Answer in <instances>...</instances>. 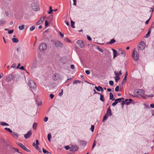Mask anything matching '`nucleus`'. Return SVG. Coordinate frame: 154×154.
Returning <instances> with one entry per match:
<instances>
[{"instance_id":"obj_1","label":"nucleus","mask_w":154,"mask_h":154,"mask_svg":"<svg viewBox=\"0 0 154 154\" xmlns=\"http://www.w3.org/2000/svg\"><path fill=\"white\" fill-rule=\"evenodd\" d=\"M139 54L136 51V49L134 48L133 50L132 54V57L134 60L135 61H138L139 59Z\"/></svg>"},{"instance_id":"obj_2","label":"nucleus","mask_w":154,"mask_h":154,"mask_svg":"<svg viewBox=\"0 0 154 154\" xmlns=\"http://www.w3.org/2000/svg\"><path fill=\"white\" fill-rule=\"evenodd\" d=\"M31 6L32 9L34 11H37L40 10L39 5L35 2L32 3Z\"/></svg>"},{"instance_id":"obj_3","label":"nucleus","mask_w":154,"mask_h":154,"mask_svg":"<svg viewBox=\"0 0 154 154\" xmlns=\"http://www.w3.org/2000/svg\"><path fill=\"white\" fill-rule=\"evenodd\" d=\"M28 84L31 88L34 89L36 87V85L34 81L33 80H30L28 82Z\"/></svg>"},{"instance_id":"obj_4","label":"nucleus","mask_w":154,"mask_h":154,"mask_svg":"<svg viewBox=\"0 0 154 154\" xmlns=\"http://www.w3.org/2000/svg\"><path fill=\"white\" fill-rule=\"evenodd\" d=\"M71 152H75L77 151L78 149V146L76 145H72L71 146H68V149Z\"/></svg>"},{"instance_id":"obj_5","label":"nucleus","mask_w":154,"mask_h":154,"mask_svg":"<svg viewBox=\"0 0 154 154\" xmlns=\"http://www.w3.org/2000/svg\"><path fill=\"white\" fill-rule=\"evenodd\" d=\"M47 47V45L45 44L42 43L39 45V48L41 51H44L46 50Z\"/></svg>"},{"instance_id":"obj_6","label":"nucleus","mask_w":154,"mask_h":154,"mask_svg":"<svg viewBox=\"0 0 154 154\" xmlns=\"http://www.w3.org/2000/svg\"><path fill=\"white\" fill-rule=\"evenodd\" d=\"M52 79L54 81H57L60 79V76L59 74L55 73L52 76Z\"/></svg>"},{"instance_id":"obj_7","label":"nucleus","mask_w":154,"mask_h":154,"mask_svg":"<svg viewBox=\"0 0 154 154\" xmlns=\"http://www.w3.org/2000/svg\"><path fill=\"white\" fill-rule=\"evenodd\" d=\"M145 47V44L143 42H141L138 46V48L140 50L143 49Z\"/></svg>"},{"instance_id":"obj_8","label":"nucleus","mask_w":154,"mask_h":154,"mask_svg":"<svg viewBox=\"0 0 154 154\" xmlns=\"http://www.w3.org/2000/svg\"><path fill=\"white\" fill-rule=\"evenodd\" d=\"M78 45L81 48H83L84 45V44L82 40H78L76 42Z\"/></svg>"},{"instance_id":"obj_9","label":"nucleus","mask_w":154,"mask_h":154,"mask_svg":"<svg viewBox=\"0 0 154 154\" xmlns=\"http://www.w3.org/2000/svg\"><path fill=\"white\" fill-rule=\"evenodd\" d=\"M17 144L20 147L23 149L24 150L27 152H29V150L26 148L25 146H24L22 144L19 143H17Z\"/></svg>"},{"instance_id":"obj_10","label":"nucleus","mask_w":154,"mask_h":154,"mask_svg":"<svg viewBox=\"0 0 154 154\" xmlns=\"http://www.w3.org/2000/svg\"><path fill=\"white\" fill-rule=\"evenodd\" d=\"M135 93L137 95L141 96L144 94L145 91L143 90L140 89L137 91Z\"/></svg>"},{"instance_id":"obj_11","label":"nucleus","mask_w":154,"mask_h":154,"mask_svg":"<svg viewBox=\"0 0 154 154\" xmlns=\"http://www.w3.org/2000/svg\"><path fill=\"white\" fill-rule=\"evenodd\" d=\"M55 46L57 47H62L63 46V44L60 41H57L55 43Z\"/></svg>"},{"instance_id":"obj_12","label":"nucleus","mask_w":154,"mask_h":154,"mask_svg":"<svg viewBox=\"0 0 154 154\" xmlns=\"http://www.w3.org/2000/svg\"><path fill=\"white\" fill-rule=\"evenodd\" d=\"M118 51L120 53L123 57L125 56L126 55V52L125 51L122 50V49L119 48L118 49Z\"/></svg>"},{"instance_id":"obj_13","label":"nucleus","mask_w":154,"mask_h":154,"mask_svg":"<svg viewBox=\"0 0 154 154\" xmlns=\"http://www.w3.org/2000/svg\"><path fill=\"white\" fill-rule=\"evenodd\" d=\"M112 50L113 54V58L114 59L118 55V54L116 50L112 49Z\"/></svg>"},{"instance_id":"obj_14","label":"nucleus","mask_w":154,"mask_h":154,"mask_svg":"<svg viewBox=\"0 0 154 154\" xmlns=\"http://www.w3.org/2000/svg\"><path fill=\"white\" fill-rule=\"evenodd\" d=\"M95 88L98 91H101L102 92L103 91V88L100 86H98V87L95 86Z\"/></svg>"},{"instance_id":"obj_15","label":"nucleus","mask_w":154,"mask_h":154,"mask_svg":"<svg viewBox=\"0 0 154 154\" xmlns=\"http://www.w3.org/2000/svg\"><path fill=\"white\" fill-rule=\"evenodd\" d=\"M106 115L109 116H110L112 115L111 110L109 107L107 109Z\"/></svg>"},{"instance_id":"obj_16","label":"nucleus","mask_w":154,"mask_h":154,"mask_svg":"<svg viewBox=\"0 0 154 154\" xmlns=\"http://www.w3.org/2000/svg\"><path fill=\"white\" fill-rule=\"evenodd\" d=\"M11 134L16 139H17L18 137V135L17 133H16L13 132L11 133Z\"/></svg>"},{"instance_id":"obj_17","label":"nucleus","mask_w":154,"mask_h":154,"mask_svg":"<svg viewBox=\"0 0 154 154\" xmlns=\"http://www.w3.org/2000/svg\"><path fill=\"white\" fill-rule=\"evenodd\" d=\"M32 134V133L30 131H29L27 134L24 135V137L27 139L30 137Z\"/></svg>"},{"instance_id":"obj_18","label":"nucleus","mask_w":154,"mask_h":154,"mask_svg":"<svg viewBox=\"0 0 154 154\" xmlns=\"http://www.w3.org/2000/svg\"><path fill=\"white\" fill-rule=\"evenodd\" d=\"M44 20V17H43L42 18H41L40 19V20L36 23V24L38 25L41 24V23L43 22Z\"/></svg>"},{"instance_id":"obj_19","label":"nucleus","mask_w":154,"mask_h":154,"mask_svg":"<svg viewBox=\"0 0 154 154\" xmlns=\"http://www.w3.org/2000/svg\"><path fill=\"white\" fill-rule=\"evenodd\" d=\"M120 99H116L115 100V101L112 104V106H116V104L118 103V102L117 101V100H120Z\"/></svg>"},{"instance_id":"obj_20","label":"nucleus","mask_w":154,"mask_h":154,"mask_svg":"<svg viewBox=\"0 0 154 154\" xmlns=\"http://www.w3.org/2000/svg\"><path fill=\"white\" fill-rule=\"evenodd\" d=\"M61 61L64 64L65 63H66L67 62L66 59L64 57L62 58V59L61 60Z\"/></svg>"},{"instance_id":"obj_21","label":"nucleus","mask_w":154,"mask_h":154,"mask_svg":"<svg viewBox=\"0 0 154 154\" xmlns=\"http://www.w3.org/2000/svg\"><path fill=\"white\" fill-rule=\"evenodd\" d=\"M63 91L62 89H60L59 90V95L60 96H61L63 94Z\"/></svg>"},{"instance_id":"obj_22","label":"nucleus","mask_w":154,"mask_h":154,"mask_svg":"<svg viewBox=\"0 0 154 154\" xmlns=\"http://www.w3.org/2000/svg\"><path fill=\"white\" fill-rule=\"evenodd\" d=\"M12 41L14 43H17L18 42L19 40L17 38H13L12 39Z\"/></svg>"},{"instance_id":"obj_23","label":"nucleus","mask_w":154,"mask_h":154,"mask_svg":"<svg viewBox=\"0 0 154 154\" xmlns=\"http://www.w3.org/2000/svg\"><path fill=\"white\" fill-rule=\"evenodd\" d=\"M80 143L82 145H85L87 143V142L84 140L81 141L80 142Z\"/></svg>"},{"instance_id":"obj_24","label":"nucleus","mask_w":154,"mask_h":154,"mask_svg":"<svg viewBox=\"0 0 154 154\" xmlns=\"http://www.w3.org/2000/svg\"><path fill=\"white\" fill-rule=\"evenodd\" d=\"M113 95L111 93H110L109 94V97H110V100H114V99L113 98Z\"/></svg>"},{"instance_id":"obj_25","label":"nucleus","mask_w":154,"mask_h":154,"mask_svg":"<svg viewBox=\"0 0 154 154\" xmlns=\"http://www.w3.org/2000/svg\"><path fill=\"white\" fill-rule=\"evenodd\" d=\"M108 116H107V115H106V114L105 115V116H104L103 117V122H105L106 121L108 117Z\"/></svg>"},{"instance_id":"obj_26","label":"nucleus","mask_w":154,"mask_h":154,"mask_svg":"<svg viewBox=\"0 0 154 154\" xmlns=\"http://www.w3.org/2000/svg\"><path fill=\"white\" fill-rule=\"evenodd\" d=\"M114 78L115 79L116 82L120 79V77L119 76H115Z\"/></svg>"},{"instance_id":"obj_27","label":"nucleus","mask_w":154,"mask_h":154,"mask_svg":"<svg viewBox=\"0 0 154 154\" xmlns=\"http://www.w3.org/2000/svg\"><path fill=\"white\" fill-rule=\"evenodd\" d=\"M19 29L20 30H22L24 28V25H21V26H20L18 27Z\"/></svg>"},{"instance_id":"obj_28","label":"nucleus","mask_w":154,"mask_h":154,"mask_svg":"<svg viewBox=\"0 0 154 154\" xmlns=\"http://www.w3.org/2000/svg\"><path fill=\"white\" fill-rule=\"evenodd\" d=\"M5 23V21L3 20H0V25H3Z\"/></svg>"},{"instance_id":"obj_29","label":"nucleus","mask_w":154,"mask_h":154,"mask_svg":"<svg viewBox=\"0 0 154 154\" xmlns=\"http://www.w3.org/2000/svg\"><path fill=\"white\" fill-rule=\"evenodd\" d=\"M127 78V77H126V76H125V77L123 79V81H122V85H123L126 82Z\"/></svg>"},{"instance_id":"obj_30","label":"nucleus","mask_w":154,"mask_h":154,"mask_svg":"<svg viewBox=\"0 0 154 154\" xmlns=\"http://www.w3.org/2000/svg\"><path fill=\"white\" fill-rule=\"evenodd\" d=\"M71 26L73 28H75V26L74 25L75 23L74 21H72V20H71Z\"/></svg>"},{"instance_id":"obj_31","label":"nucleus","mask_w":154,"mask_h":154,"mask_svg":"<svg viewBox=\"0 0 154 154\" xmlns=\"http://www.w3.org/2000/svg\"><path fill=\"white\" fill-rule=\"evenodd\" d=\"M100 100L103 102L104 101V96L103 95L101 94L100 95Z\"/></svg>"},{"instance_id":"obj_32","label":"nucleus","mask_w":154,"mask_h":154,"mask_svg":"<svg viewBox=\"0 0 154 154\" xmlns=\"http://www.w3.org/2000/svg\"><path fill=\"white\" fill-rule=\"evenodd\" d=\"M150 30H149L148 31L146 35L145 36V37L146 38H148L149 35L150 34Z\"/></svg>"},{"instance_id":"obj_33","label":"nucleus","mask_w":154,"mask_h":154,"mask_svg":"<svg viewBox=\"0 0 154 154\" xmlns=\"http://www.w3.org/2000/svg\"><path fill=\"white\" fill-rule=\"evenodd\" d=\"M54 10H52V8L51 6L50 7V11L48 12V14H51Z\"/></svg>"},{"instance_id":"obj_34","label":"nucleus","mask_w":154,"mask_h":154,"mask_svg":"<svg viewBox=\"0 0 154 154\" xmlns=\"http://www.w3.org/2000/svg\"><path fill=\"white\" fill-rule=\"evenodd\" d=\"M37 124L36 123H34L33 125V128L34 129H35L36 128Z\"/></svg>"},{"instance_id":"obj_35","label":"nucleus","mask_w":154,"mask_h":154,"mask_svg":"<svg viewBox=\"0 0 154 154\" xmlns=\"http://www.w3.org/2000/svg\"><path fill=\"white\" fill-rule=\"evenodd\" d=\"M51 134H48V140L49 141H51L50 139L51 138Z\"/></svg>"},{"instance_id":"obj_36","label":"nucleus","mask_w":154,"mask_h":154,"mask_svg":"<svg viewBox=\"0 0 154 154\" xmlns=\"http://www.w3.org/2000/svg\"><path fill=\"white\" fill-rule=\"evenodd\" d=\"M5 129L7 131H8L9 132H10L11 133L12 132V131L9 128H5Z\"/></svg>"},{"instance_id":"obj_37","label":"nucleus","mask_w":154,"mask_h":154,"mask_svg":"<svg viewBox=\"0 0 154 154\" xmlns=\"http://www.w3.org/2000/svg\"><path fill=\"white\" fill-rule=\"evenodd\" d=\"M116 42V40L114 39H112L109 42V43L110 44H112V43H114Z\"/></svg>"},{"instance_id":"obj_38","label":"nucleus","mask_w":154,"mask_h":154,"mask_svg":"<svg viewBox=\"0 0 154 154\" xmlns=\"http://www.w3.org/2000/svg\"><path fill=\"white\" fill-rule=\"evenodd\" d=\"M35 28V27L34 26H32L30 27V29L31 31H32L34 30Z\"/></svg>"},{"instance_id":"obj_39","label":"nucleus","mask_w":154,"mask_h":154,"mask_svg":"<svg viewBox=\"0 0 154 154\" xmlns=\"http://www.w3.org/2000/svg\"><path fill=\"white\" fill-rule=\"evenodd\" d=\"M1 125L3 126H5V125H8L7 123L5 122H1Z\"/></svg>"},{"instance_id":"obj_40","label":"nucleus","mask_w":154,"mask_h":154,"mask_svg":"<svg viewBox=\"0 0 154 154\" xmlns=\"http://www.w3.org/2000/svg\"><path fill=\"white\" fill-rule=\"evenodd\" d=\"M114 73L115 75V76H119V72H118L115 71L114 72Z\"/></svg>"},{"instance_id":"obj_41","label":"nucleus","mask_w":154,"mask_h":154,"mask_svg":"<svg viewBox=\"0 0 154 154\" xmlns=\"http://www.w3.org/2000/svg\"><path fill=\"white\" fill-rule=\"evenodd\" d=\"M91 130L92 132L94 131V125H91Z\"/></svg>"},{"instance_id":"obj_42","label":"nucleus","mask_w":154,"mask_h":154,"mask_svg":"<svg viewBox=\"0 0 154 154\" xmlns=\"http://www.w3.org/2000/svg\"><path fill=\"white\" fill-rule=\"evenodd\" d=\"M81 83L80 81L79 80H76L75 82H73V84H78V83Z\"/></svg>"},{"instance_id":"obj_43","label":"nucleus","mask_w":154,"mask_h":154,"mask_svg":"<svg viewBox=\"0 0 154 154\" xmlns=\"http://www.w3.org/2000/svg\"><path fill=\"white\" fill-rule=\"evenodd\" d=\"M114 82H113L112 81H110L109 82V84L111 85L112 86L113 85Z\"/></svg>"},{"instance_id":"obj_44","label":"nucleus","mask_w":154,"mask_h":154,"mask_svg":"<svg viewBox=\"0 0 154 154\" xmlns=\"http://www.w3.org/2000/svg\"><path fill=\"white\" fill-rule=\"evenodd\" d=\"M48 22L47 20H45V26L46 27H47L48 26Z\"/></svg>"},{"instance_id":"obj_45","label":"nucleus","mask_w":154,"mask_h":154,"mask_svg":"<svg viewBox=\"0 0 154 154\" xmlns=\"http://www.w3.org/2000/svg\"><path fill=\"white\" fill-rule=\"evenodd\" d=\"M119 86H117L115 88V91H119Z\"/></svg>"},{"instance_id":"obj_46","label":"nucleus","mask_w":154,"mask_h":154,"mask_svg":"<svg viewBox=\"0 0 154 154\" xmlns=\"http://www.w3.org/2000/svg\"><path fill=\"white\" fill-rule=\"evenodd\" d=\"M13 32H14L13 29L10 30H9L8 31V33L9 34H11L12 33H13Z\"/></svg>"},{"instance_id":"obj_47","label":"nucleus","mask_w":154,"mask_h":154,"mask_svg":"<svg viewBox=\"0 0 154 154\" xmlns=\"http://www.w3.org/2000/svg\"><path fill=\"white\" fill-rule=\"evenodd\" d=\"M70 68L72 69H75V66H74L72 64L70 65Z\"/></svg>"},{"instance_id":"obj_48","label":"nucleus","mask_w":154,"mask_h":154,"mask_svg":"<svg viewBox=\"0 0 154 154\" xmlns=\"http://www.w3.org/2000/svg\"><path fill=\"white\" fill-rule=\"evenodd\" d=\"M42 151H43V152L45 154V153H47L48 152V151L46 150H45L44 149V148H42Z\"/></svg>"},{"instance_id":"obj_49","label":"nucleus","mask_w":154,"mask_h":154,"mask_svg":"<svg viewBox=\"0 0 154 154\" xmlns=\"http://www.w3.org/2000/svg\"><path fill=\"white\" fill-rule=\"evenodd\" d=\"M87 38L89 41H91L92 39L91 37L88 35H87Z\"/></svg>"},{"instance_id":"obj_50","label":"nucleus","mask_w":154,"mask_h":154,"mask_svg":"<svg viewBox=\"0 0 154 154\" xmlns=\"http://www.w3.org/2000/svg\"><path fill=\"white\" fill-rule=\"evenodd\" d=\"M85 73L87 75H88L90 73V71L88 70H86L85 71Z\"/></svg>"},{"instance_id":"obj_51","label":"nucleus","mask_w":154,"mask_h":154,"mask_svg":"<svg viewBox=\"0 0 154 154\" xmlns=\"http://www.w3.org/2000/svg\"><path fill=\"white\" fill-rule=\"evenodd\" d=\"M16 63H13V64L12 65L11 67L15 68L16 67Z\"/></svg>"},{"instance_id":"obj_52","label":"nucleus","mask_w":154,"mask_h":154,"mask_svg":"<svg viewBox=\"0 0 154 154\" xmlns=\"http://www.w3.org/2000/svg\"><path fill=\"white\" fill-rule=\"evenodd\" d=\"M54 96L53 94H51L50 95V97L51 99H52L54 97Z\"/></svg>"},{"instance_id":"obj_53","label":"nucleus","mask_w":154,"mask_h":154,"mask_svg":"<svg viewBox=\"0 0 154 154\" xmlns=\"http://www.w3.org/2000/svg\"><path fill=\"white\" fill-rule=\"evenodd\" d=\"M48 118L47 117H45L44 119V121L45 122H46L48 121Z\"/></svg>"},{"instance_id":"obj_54","label":"nucleus","mask_w":154,"mask_h":154,"mask_svg":"<svg viewBox=\"0 0 154 154\" xmlns=\"http://www.w3.org/2000/svg\"><path fill=\"white\" fill-rule=\"evenodd\" d=\"M148 10L150 12H151L152 13L153 12V10L152 9V8H149V9Z\"/></svg>"},{"instance_id":"obj_55","label":"nucleus","mask_w":154,"mask_h":154,"mask_svg":"<svg viewBox=\"0 0 154 154\" xmlns=\"http://www.w3.org/2000/svg\"><path fill=\"white\" fill-rule=\"evenodd\" d=\"M150 17L147 20H146V22H145V24H148L149 22V20H150Z\"/></svg>"},{"instance_id":"obj_56","label":"nucleus","mask_w":154,"mask_h":154,"mask_svg":"<svg viewBox=\"0 0 154 154\" xmlns=\"http://www.w3.org/2000/svg\"><path fill=\"white\" fill-rule=\"evenodd\" d=\"M118 99H120V100H117V101L118 102H118H120L121 101V100L122 99H123V100H124V98H119Z\"/></svg>"},{"instance_id":"obj_57","label":"nucleus","mask_w":154,"mask_h":154,"mask_svg":"<svg viewBox=\"0 0 154 154\" xmlns=\"http://www.w3.org/2000/svg\"><path fill=\"white\" fill-rule=\"evenodd\" d=\"M150 106L152 108H154V104H151L150 105Z\"/></svg>"},{"instance_id":"obj_58","label":"nucleus","mask_w":154,"mask_h":154,"mask_svg":"<svg viewBox=\"0 0 154 154\" xmlns=\"http://www.w3.org/2000/svg\"><path fill=\"white\" fill-rule=\"evenodd\" d=\"M96 144L95 143V141L94 142V143H93V146H92V149H93L94 148Z\"/></svg>"},{"instance_id":"obj_59","label":"nucleus","mask_w":154,"mask_h":154,"mask_svg":"<svg viewBox=\"0 0 154 154\" xmlns=\"http://www.w3.org/2000/svg\"><path fill=\"white\" fill-rule=\"evenodd\" d=\"M73 0V2H74V4H73L74 5H76V0Z\"/></svg>"},{"instance_id":"obj_60","label":"nucleus","mask_w":154,"mask_h":154,"mask_svg":"<svg viewBox=\"0 0 154 154\" xmlns=\"http://www.w3.org/2000/svg\"><path fill=\"white\" fill-rule=\"evenodd\" d=\"M60 34L61 36L62 37H64V34L61 33L60 32Z\"/></svg>"},{"instance_id":"obj_61","label":"nucleus","mask_w":154,"mask_h":154,"mask_svg":"<svg viewBox=\"0 0 154 154\" xmlns=\"http://www.w3.org/2000/svg\"><path fill=\"white\" fill-rule=\"evenodd\" d=\"M36 144L37 145H38L39 144V142L38 140H36Z\"/></svg>"},{"instance_id":"obj_62","label":"nucleus","mask_w":154,"mask_h":154,"mask_svg":"<svg viewBox=\"0 0 154 154\" xmlns=\"http://www.w3.org/2000/svg\"><path fill=\"white\" fill-rule=\"evenodd\" d=\"M3 76V73H1L0 74V79Z\"/></svg>"},{"instance_id":"obj_63","label":"nucleus","mask_w":154,"mask_h":154,"mask_svg":"<svg viewBox=\"0 0 154 154\" xmlns=\"http://www.w3.org/2000/svg\"><path fill=\"white\" fill-rule=\"evenodd\" d=\"M153 96V94L149 95L147 96L148 97H152Z\"/></svg>"},{"instance_id":"obj_64","label":"nucleus","mask_w":154,"mask_h":154,"mask_svg":"<svg viewBox=\"0 0 154 154\" xmlns=\"http://www.w3.org/2000/svg\"><path fill=\"white\" fill-rule=\"evenodd\" d=\"M38 105L39 106H40L41 105H42V103L40 102H39L38 103Z\"/></svg>"}]
</instances>
